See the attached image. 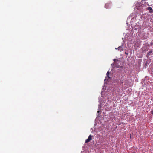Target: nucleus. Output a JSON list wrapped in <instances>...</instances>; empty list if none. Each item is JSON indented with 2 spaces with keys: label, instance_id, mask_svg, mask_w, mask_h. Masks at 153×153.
I'll list each match as a JSON object with an SVG mask.
<instances>
[{
  "label": "nucleus",
  "instance_id": "f8f14e48",
  "mask_svg": "<svg viewBox=\"0 0 153 153\" xmlns=\"http://www.w3.org/2000/svg\"><path fill=\"white\" fill-rule=\"evenodd\" d=\"M97 112H98V113H99V111H97Z\"/></svg>",
  "mask_w": 153,
  "mask_h": 153
},
{
  "label": "nucleus",
  "instance_id": "f03ea898",
  "mask_svg": "<svg viewBox=\"0 0 153 153\" xmlns=\"http://www.w3.org/2000/svg\"><path fill=\"white\" fill-rule=\"evenodd\" d=\"M111 3L110 2H108L106 3L105 4V7L106 8H108L109 7V6L111 5Z\"/></svg>",
  "mask_w": 153,
  "mask_h": 153
},
{
  "label": "nucleus",
  "instance_id": "7ed1b4c3",
  "mask_svg": "<svg viewBox=\"0 0 153 153\" xmlns=\"http://www.w3.org/2000/svg\"><path fill=\"white\" fill-rule=\"evenodd\" d=\"M115 49H118L120 51H123V49L121 46H119L118 48H116Z\"/></svg>",
  "mask_w": 153,
  "mask_h": 153
},
{
  "label": "nucleus",
  "instance_id": "20e7f679",
  "mask_svg": "<svg viewBox=\"0 0 153 153\" xmlns=\"http://www.w3.org/2000/svg\"><path fill=\"white\" fill-rule=\"evenodd\" d=\"M147 9L149 10V13H153V10L151 7H148Z\"/></svg>",
  "mask_w": 153,
  "mask_h": 153
},
{
  "label": "nucleus",
  "instance_id": "6e6552de",
  "mask_svg": "<svg viewBox=\"0 0 153 153\" xmlns=\"http://www.w3.org/2000/svg\"><path fill=\"white\" fill-rule=\"evenodd\" d=\"M125 54L126 55H128V53H126V52H125Z\"/></svg>",
  "mask_w": 153,
  "mask_h": 153
},
{
  "label": "nucleus",
  "instance_id": "1a4fd4ad",
  "mask_svg": "<svg viewBox=\"0 0 153 153\" xmlns=\"http://www.w3.org/2000/svg\"><path fill=\"white\" fill-rule=\"evenodd\" d=\"M115 67H116L117 68H118L119 67V66H117L116 65H115Z\"/></svg>",
  "mask_w": 153,
  "mask_h": 153
},
{
  "label": "nucleus",
  "instance_id": "423d86ee",
  "mask_svg": "<svg viewBox=\"0 0 153 153\" xmlns=\"http://www.w3.org/2000/svg\"><path fill=\"white\" fill-rule=\"evenodd\" d=\"M109 71L107 72L106 74V75H107V76L108 78H110V77L109 76Z\"/></svg>",
  "mask_w": 153,
  "mask_h": 153
},
{
  "label": "nucleus",
  "instance_id": "9b49d317",
  "mask_svg": "<svg viewBox=\"0 0 153 153\" xmlns=\"http://www.w3.org/2000/svg\"><path fill=\"white\" fill-rule=\"evenodd\" d=\"M143 1H146L147 0H143Z\"/></svg>",
  "mask_w": 153,
  "mask_h": 153
},
{
  "label": "nucleus",
  "instance_id": "0eeeda50",
  "mask_svg": "<svg viewBox=\"0 0 153 153\" xmlns=\"http://www.w3.org/2000/svg\"><path fill=\"white\" fill-rule=\"evenodd\" d=\"M151 114H153V110L151 111Z\"/></svg>",
  "mask_w": 153,
  "mask_h": 153
},
{
  "label": "nucleus",
  "instance_id": "9d476101",
  "mask_svg": "<svg viewBox=\"0 0 153 153\" xmlns=\"http://www.w3.org/2000/svg\"><path fill=\"white\" fill-rule=\"evenodd\" d=\"M116 62H114V65H116Z\"/></svg>",
  "mask_w": 153,
  "mask_h": 153
},
{
  "label": "nucleus",
  "instance_id": "f257e3e1",
  "mask_svg": "<svg viewBox=\"0 0 153 153\" xmlns=\"http://www.w3.org/2000/svg\"><path fill=\"white\" fill-rule=\"evenodd\" d=\"M92 136L91 135H90L88 138L85 140V143H87L90 142L92 140Z\"/></svg>",
  "mask_w": 153,
  "mask_h": 153
},
{
  "label": "nucleus",
  "instance_id": "39448f33",
  "mask_svg": "<svg viewBox=\"0 0 153 153\" xmlns=\"http://www.w3.org/2000/svg\"><path fill=\"white\" fill-rule=\"evenodd\" d=\"M152 50H150V51H149V52H148V54L149 55H151V54L152 53Z\"/></svg>",
  "mask_w": 153,
  "mask_h": 153
}]
</instances>
